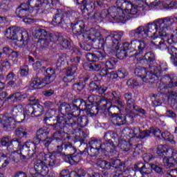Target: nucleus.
<instances>
[{"mask_svg": "<svg viewBox=\"0 0 177 177\" xmlns=\"http://www.w3.org/2000/svg\"><path fill=\"white\" fill-rule=\"evenodd\" d=\"M10 158L12 161H14V162H20V160H26L28 158V157L21 151L20 153L14 151L11 153Z\"/></svg>", "mask_w": 177, "mask_h": 177, "instance_id": "obj_43", "label": "nucleus"}, {"mask_svg": "<svg viewBox=\"0 0 177 177\" xmlns=\"http://www.w3.org/2000/svg\"><path fill=\"white\" fill-rule=\"evenodd\" d=\"M44 114V106L41 104L33 103V115L34 117H41Z\"/></svg>", "mask_w": 177, "mask_h": 177, "instance_id": "obj_49", "label": "nucleus"}, {"mask_svg": "<svg viewBox=\"0 0 177 177\" xmlns=\"http://www.w3.org/2000/svg\"><path fill=\"white\" fill-rule=\"evenodd\" d=\"M52 3V0H28V2L25 3V5H28L30 9L36 8V12L44 10V5H48V3Z\"/></svg>", "mask_w": 177, "mask_h": 177, "instance_id": "obj_21", "label": "nucleus"}, {"mask_svg": "<svg viewBox=\"0 0 177 177\" xmlns=\"http://www.w3.org/2000/svg\"><path fill=\"white\" fill-rule=\"evenodd\" d=\"M56 156H59L57 153H55V151L49 155L48 158H45L44 162H46V165L49 167V168H55V167H57V164H59V160H57V158Z\"/></svg>", "mask_w": 177, "mask_h": 177, "instance_id": "obj_33", "label": "nucleus"}, {"mask_svg": "<svg viewBox=\"0 0 177 177\" xmlns=\"http://www.w3.org/2000/svg\"><path fill=\"white\" fill-rule=\"evenodd\" d=\"M142 60H145L147 64H153L156 62V55L151 51H149L142 57Z\"/></svg>", "mask_w": 177, "mask_h": 177, "instance_id": "obj_50", "label": "nucleus"}, {"mask_svg": "<svg viewBox=\"0 0 177 177\" xmlns=\"http://www.w3.org/2000/svg\"><path fill=\"white\" fill-rule=\"evenodd\" d=\"M91 108H88L86 110V114L89 115L90 117H95L99 114V111L100 110H106L103 109V106H100V105H91L90 106Z\"/></svg>", "mask_w": 177, "mask_h": 177, "instance_id": "obj_39", "label": "nucleus"}, {"mask_svg": "<svg viewBox=\"0 0 177 177\" xmlns=\"http://www.w3.org/2000/svg\"><path fill=\"white\" fill-rule=\"evenodd\" d=\"M121 38H122V35L121 34H111L107 36L104 40V45L111 49V50H115L118 49V46H121Z\"/></svg>", "mask_w": 177, "mask_h": 177, "instance_id": "obj_9", "label": "nucleus"}, {"mask_svg": "<svg viewBox=\"0 0 177 177\" xmlns=\"http://www.w3.org/2000/svg\"><path fill=\"white\" fill-rule=\"evenodd\" d=\"M10 147H12L13 150H23V145H21V140L19 138H12L10 141V145H8Z\"/></svg>", "mask_w": 177, "mask_h": 177, "instance_id": "obj_48", "label": "nucleus"}, {"mask_svg": "<svg viewBox=\"0 0 177 177\" xmlns=\"http://www.w3.org/2000/svg\"><path fill=\"white\" fill-rule=\"evenodd\" d=\"M167 43L169 45H172V44H177V29L174 30L171 35L167 33Z\"/></svg>", "mask_w": 177, "mask_h": 177, "instance_id": "obj_62", "label": "nucleus"}, {"mask_svg": "<svg viewBox=\"0 0 177 177\" xmlns=\"http://www.w3.org/2000/svg\"><path fill=\"white\" fill-rule=\"evenodd\" d=\"M109 89L107 86L102 85L100 80H94L89 83L88 91L91 93H98V95H103Z\"/></svg>", "mask_w": 177, "mask_h": 177, "instance_id": "obj_16", "label": "nucleus"}, {"mask_svg": "<svg viewBox=\"0 0 177 177\" xmlns=\"http://www.w3.org/2000/svg\"><path fill=\"white\" fill-rule=\"evenodd\" d=\"M53 39H54L55 43L59 44L64 49H68L69 50H73V46H71V41L67 40L66 38L63 37L62 33L55 32V35H53Z\"/></svg>", "mask_w": 177, "mask_h": 177, "instance_id": "obj_22", "label": "nucleus"}, {"mask_svg": "<svg viewBox=\"0 0 177 177\" xmlns=\"http://www.w3.org/2000/svg\"><path fill=\"white\" fill-rule=\"evenodd\" d=\"M84 88H85V84L82 80L77 82L72 86V89L75 92H81L82 91L84 90Z\"/></svg>", "mask_w": 177, "mask_h": 177, "instance_id": "obj_60", "label": "nucleus"}, {"mask_svg": "<svg viewBox=\"0 0 177 177\" xmlns=\"http://www.w3.org/2000/svg\"><path fill=\"white\" fill-rule=\"evenodd\" d=\"M71 27H72V32L74 35H76V37H82V39L89 41L95 38L93 35L85 30V23L83 21L80 20L75 23H71Z\"/></svg>", "mask_w": 177, "mask_h": 177, "instance_id": "obj_7", "label": "nucleus"}, {"mask_svg": "<svg viewBox=\"0 0 177 177\" xmlns=\"http://www.w3.org/2000/svg\"><path fill=\"white\" fill-rule=\"evenodd\" d=\"M57 142H59V145H57L56 151L54 154H58L59 157H62L63 160H66L69 156H73L75 151H77V148L75 146L73 145V143L70 142H63V137H55L54 138Z\"/></svg>", "mask_w": 177, "mask_h": 177, "instance_id": "obj_3", "label": "nucleus"}, {"mask_svg": "<svg viewBox=\"0 0 177 177\" xmlns=\"http://www.w3.org/2000/svg\"><path fill=\"white\" fill-rule=\"evenodd\" d=\"M91 34L93 35V39H90L89 40L83 39L84 43H80L79 45L83 50L89 51L92 50V46H93V42L100 43V32H93Z\"/></svg>", "mask_w": 177, "mask_h": 177, "instance_id": "obj_12", "label": "nucleus"}, {"mask_svg": "<svg viewBox=\"0 0 177 177\" xmlns=\"http://www.w3.org/2000/svg\"><path fill=\"white\" fill-rule=\"evenodd\" d=\"M69 114L75 115V117H80L81 114V111H80V108L78 107L75 100H73V103L71 104V110Z\"/></svg>", "mask_w": 177, "mask_h": 177, "instance_id": "obj_52", "label": "nucleus"}, {"mask_svg": "<svg viewBox=\"0 0 177 177\" xmlns=\"http://www.w3.org/2000/svg\"><path fill=\"white\" fill-rule=\"evenodd\" d=\"M28 97L27 93L21 94L20 92H16L7 97L6 102L11 100L12 103H17V102H24Z\"/></svg>", "mask_w": 177, "mask_h": 177, "instance_id": "obj_29", "label": "nucleus"}, {"mask_svg": "<svg viewBox=\"0 0 177 177\" xmlns=\"http://www.w3.org/2000/svg\"><path fill=\"white\" fill-rule=\"evenodd\" d=\"M152 41H151V46H154L156 49H161V45H164L165 41L168 42L167 37V31L159 32V36L151 37Z\"/></svg>", "mask_w": 177, "mask_h": 177, "instance_id": "obj_17", "label": "nucleus"}, {"mask_svg": "<svg viewBox=\"0 0 177 177\" xmlns=\"http://www.w3.org/2000/svg\"><path fill=\"white\" fill-rule=\"evenodd\" d=\"M77 139L79 140L80 149H82V147H84V150L83 151V153H88V156H90L91 157H95V156H98L100 153V151H102V149L95 148L90 145L88 148V144L84 142V138H82V136H77Z\"/></svg>", "mask_w": 177, "mask_h": 177, "instance_id": "obj_14", "label": "nucleus"}, {"mask_svg": "<svg viewBox=\"0 0 177 177\" xmlns=\"http://www.w3.org/2000/svg\"><path fill=\"white\" fill-rule=\"evenodd\" d=\"M118 8L122 10L123 18L125 16H129L131 19L133 17H138L139 16V10H138V6H133L132 3L126 0H118L116 1Z\"/></svg>", "mask_w": 177, "mask_h": 177, "instance_id": "obj_5", "label": "nucleus"}, {"mask_svg": "<svg viewBox=\"0 0 177 177\" xmlns=\"http://www.w3.org/2000/svg\"><path fill=\"white\" fill-rule=\"evenodd\" d=\"M23 110H24V108H23L21 104L16 105L12 109V115L17 118V121L19 123L23 122L26 120V115L21 113Z\"/></svg>", "mask_w": 177, "mask_h": 177, "instance_id": "obj_28", "label": "nucleus"}, {"mask_svg": "<svg viewBox=\"0 0 177 177\" xmlns=\"http://www.w3.org/2000/svg\"><path fill=\"white\" fill-rule=\"evenodd\" d=\"M87 102L90 106H100L104 109H107V105L111 104L110 99L104 98L97 95H91L88 97Z\"/></svg>", "mask_w": 177, "mask_h": 177, "instance_id": "obj_11", "label": "nucleus"}, {"mask_svg": "<svg viewBox=\"0 0 177 177\" xmlns=\"http://www.w3.org/2000/svg\"><path fill=\"white\" fill-rule=\"evenodd\" d=\"M116 139H118L117 138V133L111 131L105 133L104 136V142L103 143L106 146L107 151H109L110 149H115V142H117L115 141Z\"/></svg>", "mask_w": 177, "mask_h": 177, "instance_id": "obj_13", "label": "nucleus"}, {"mask_svg": "<svg viewBox=\"0 0 177 177\" xmlns=\"http://www.w3.org/2000/svg\"><path fill=\"white\" fill-rule=\"evenodd\" d=\"M0 126L4 131L11 132L16 128V120L12 117L6 118L3 120L0 118Z\"/></svg>", "mask_w": 177, "mask_h": 177, "instance_id": "obj_23", "label": "nucleus"}, {"mask_svg": "<svg viewBox=\"0 0 177 177\" xmlns=\"http://www.w3.org/2000/svg\"><path fill=\"white\" fill-rule=\"evenodd\" d=\"M84 153V151H80V153H78L76 151L73 154L69 156L68 158L65 159L64 161L71 163V165L78 164V162H80V161L82 158V155Z\"/></svg>", "mask_w": 177, "mask_h": 177, "instance_id": "obj_31", "label": "nucleus"}, {"mask_svg": "<svg viewBox=\"0 0 177 177\" xmlns=\"http://www.w3.org/2000/svg\"><path fill=\"white\" fill-rule=\"evenodd\" d=\"M174 22V18L168 17L158 19L153 23L147 24L146 28L140 26L137 28L131 30L129 35L134 39H145L146 37H154L158 30L159 32L168 31Z\"/></svg>", "mask_w": 177, "mask_h": 177, "instance_id": "obj_1", "label": "nucleus"}, {"mask_svg": "<svg viewBox=\"0 0 177 177\" xmlns=\"http://www.w3.org/2000/svg\"><path fill=\"white\" fill-rule=\"evenodd\" d=\"M48 33L49 32L46 31L45 29L36 28L33 32V35L35 38H37V39L39 41L40 39H44V38H45Z\"/></svg>", "mask_w": 177, "mask_h": 177, "instance_id": "obj_46", "label": "nucleus"}, {"mask_svg": "<svg viewBox=\"0 0 177 177\" xmlns=\"http://www.w3.org/2000/svg\"><path fill=\"white\" fill-rule=\"evenodd\" d=\"M106 16L105 17L106 20L110 21L111 23H114L118 20L120 15H118V8L117 7H110L108 10H104Z\"/></svg>", "mask_w": 177, "mask_h": 177, "instance_id": "obj_24", "label": "nucleus"}, {"mask_svg": "<svg viewBox=\"0 0 177 177\" xmlns=\"http://www.w3.org/2000/svg\"><path fill=\"white\" fill-rule=\"evenodd\" d=\"M9 9V1L6 0L0 3V15H5Z\"/></svg>", "mask_w": 177, "mask_h": 177, "instance_id": "obj_64", "label": "nucleus"}, {"mask_svg": "<svg viewBox=\"0 0 177 177\" xmlns=\"http://www.w3.org/2000/svg\"><path fill=\"white\" fill-rule=\"evenodd\" d=\"M55 35L56 33L48 32V34H47V35L45 37H44L43 39H40L39 41H40L41 48H48L50 42H55V39H53V35Z\"/></svg>", "mask_w": 177, "mask_h": 177, "instance_id": "obj_37", "label": "nucleus"}, {"mask_svg": "<svg viewBox=\"0 0 177 177\" xmlns=\"http://www.w3.org/2000/svg\"><path fill=\"white\" fill-rule=\"evenodd\" d=\"M146 42L143 39H136L131 41V48L135 50V55H143L145 50H146Z\"/></svg>", "mask_w": 177, "mask_h": 177, "instance_id": "obj_20", "label": "nucleus"}, {"mask_svg": "<svg viewBox=\"0 0 177 177\" xmlns=\"http://www.w3.org/2000/svg\"><path fill=\"white\" fill-rule=\"evenodd\" d=\"M41 142H42L44 146L46 147L48 150H53L55 147L59 145V141L56 142V140L53 141L50 137H46V138L43 139Z\"/></svg>", "mask_w": 177, "mask_h": 177, "instance_id": "obj_40", "label": "nucleus"}, {"mask_svg": "<svg viewBox=\"0 0 177 177\" xmlns=\"http://www.w3.org/2000/svg\"><path fill=\"white\" fill-rule=\"evenodd\" d=\"M34 12V10L30 8L28 5L26 4V3H21L15 10V14L17 17L20 19H24V17H27V16H30L31 13Z\"/></svg>", "mask_w": 177, "mask_h": 177, "instance_id": "obj_19", "label": "nucleus"}, {"mask_svg": "<svg viewBox=\"0 0 177 177\" xmlns=\"http://www.w3.org/2000/svg\"><path fill=\"white\" fill-rule=\"evenodd\" d=\"M62 117V115H57L55 117H53V118H44V121L46 122V124H47L48 125H49L50 127H53V129H54V131H56L55 132H54L52 135L53 139H55V138H60L61 134H57L58 133V132H61V129H57V127L59 124V118Z\"/></svg>", "mask_w": 177, "mask_h": 177, "instance_id": "obj_18", "label": "nucleus"}, {"mask_svg": "<svg viewBox=\"0 0 177 177\" xmlns=\"http://www.w3.org/2000/svg\"><path fill=\"white\" fill-rule=\"evenodd\" d=\"M68 12H64L63 14H55L52 20V23L55 26H59L62 28H66L68 23H70V19L67 17Z\"/></svg>", "mask_w": 177, "mask_h": 177, "instance_id": "obj_15", "label": "nucleus"}, {"mask_svg": "<svg viewBox=\"0 0 177 177\" xmlns=\"http://www.w3.org/2000/svg\"><path fill=\"white\" fill-rule=\"evenodd\" d=\"M75 101L76 102L77 107H79V110L80 111H85V110H88V107H91V104H89L88 100L85 101L82 98H77L75 100Z\"/></svg>", "mask_w": 177, "mask_h": 177, "instance_id": "obj_47", "label": "nucleus"}, {"mask_svg": "<svg viewBox=\"0 0 177 177\" xmlns=\"http://www.w3.org/2000/svg\"><path fill=\"white\" fill-rule=\"evenodd\" d=\"M5 35L7 39H10V41H16V36L15 35L13 26H10L6 29Z\"/></svg>", "mask_w": 177, "mask_h": 177, "instance_id": "obj_57", "label": "nucleus"}, {"mask_svg": "<svg viewBox=\"0 0 177 177\" xmlns=\"http://www.w3.org/2000/svg\"><path fill=\"white\" fill-rule=\"evenodd\" d=\"M156 78V75H153L151 71H147L146 70V73L142 77L143 82H146L147 84L150 82V81L154 80Z\"/></svg>", "mask_w": 177, "mask_h": 177, "instance_id": "obj_63", "label": "nucleus"}, {"mask_svg": "<svg viewBox=\"0 0 177 177\" xmlns=\"http://www.w3.org/2000/svg\"><path fill=\"white\" fill-rule=\"evenodd\" d=\"M117 64L115 58H111L105 62V67L102 69V71H105L104 75H109V70H114Z\"/></svg>", "mask_w": 177, "mask_h": 177, "instance_id": "obj_36", "label": "nucleus"}, {"mask_svg": "<svg viewBox=\"0 0 177 177\" xmlns=\"http://www.w3.org/2000/svg\"><path fill=\"white\" fill-rule=\"evenodd\" d=\"M78 122V116L72 115L71 117H66L62 115L58 118V125L57 126V129H60L61 131L55 133L57 135H61L60 138H64L66 135V129L68 127H71L73 129L77 127Z\"/></svg>", "mask_w": 177, "mask_h": 177, "instance_id": "obj_4", "label": "nucleus"}, {"mask_svg": "<svg viewBox=\"0 0 177 177\" xmlns=\"http://www.w3.org/2000/svg\"><path fill=\"white\" fill-rule=\"evenodd\" d=\"M89 146L91 147H94L95 149H98L101 150L102 153H106L107 151V147L103 143H102V141L100 140H97V138H92L89 142Z\"/></svg>", "mask_w": 177, "mask_h": 177, "instance_id": "obj_32", "label": "nucleus"}, {"mask_svg": "<svg viewBox=\"0 0 177 177\" xmlns=\"http://www.w3.org/2000/svg\"><path fill=\"white\" fill-rule=\"evenodd\" d=\"M95 165L101 169H104L105 171H109L112 168L115 169H125L126 164L125 162L121 161V160L118 158L111 159L109 161L97 159Z\"/></svg>", "mask_w": 177, "mask_h": 177, "instance_id": "obj_6", "label": "nucleus"}, {"mask_svg": "<svg viewBox=\"0 0 177 177\" xmlns=\"http://www.w3.org/2000/svg\"><path fill=\"white\" fill-rule=\"evenodd\" d=\"M177 164V151H174L171 152V156L169 157H165L163 158V164L165 167L167 168H172L175 167V164Z\"/></svg>", "mask_w": 177, "mask_h": 177, "instance_id": "obj_30", "label": "nucleus"}, {"mask_svg": "<svg viewBox=\"0 0 177 177\" xmlns=\"http://www.w3.org/2000/svg\"><path fill=\"white\" fill-rule=\"evenodd\" d=\"M115 50H116V56L118 59H120V60H124L126 57H132V55H131V52L126 51L122 48H120V46L118 47Z\"/></svg>", "mask_w": 177, "mask_h": 177, "instance_id": "obj_45", "label": "nucleus"}, {"mask_svg": "<svg viewBox=\"0 0 177 177\" xmlns=\"http://www.w3.org/2000/svg\"><path fill=\"white\" fill-rule=\"evenodd\" d=\"M38 145L35 143V140L33 141L27 140L22 147L21 153L26 154L28 158H32V157H37V153L39 150Z\"/></svg>", "mask_w": 177, "mask_h": 177, "instance_id": "obj_10", "label": "nucleus"}, {"mask_svg": "<svg viewBox=\"0 0 177 177\" xmlns=\"http://www.w3.org/2000/svg\"><path fill=\"white\" fill-rule=\"evenodd\" d=\"M27 135H28V132L27 131V129L24 127H19L15 129V136H17V138L22 139V138H27Z\"/></svg>", "mask_w": 177, "mask_h": 177, "instance_id": "obj_53", "label": "nucleus"}, {"mask_svg": "<svg viewBox=\"0 0 177 177\" xmlns=\"http://www.w3.org/2000/svg\"><path fill=\"white\" fill-rule=\"evenodd\" d=\"M9 165V158L3 153H0V169L8 167Z\"/></svg>", "mask_w": 177, "mask_h": 177, "instance_id": "obj_58", "label": "nucleus"}, {"mask_svg": "<svg viewBox=\"0 0 177 177\" xmlns=\"http://www.w3.org/2000/svg\"><path fill=\"white\" fill-rule=\"evenodd\" d=\"M118 142H115V147H120L121 150H123V151H129L131 150V147L132 145L131 143L128 142V141L124 140H118L117 138Z\"/></svg>", "mask_w": 177, "mask_h": 177, "instance_id": "obj_42", "label": "nucleus"}, {"mask_svg": "<svg viewBox=\"0 0 177 177\" xmlns=\"http://www.w3.org/2000/svg\"><path fill=\"white\" fill-rule=\"evenodd\" d=\"M88 122L89 119H88L87 116L82 115L80 118H77V125L81 128H85V127H87Z\"/></svg>", "mask_w": 177, "mask_h": 177, "instance_id": "obj_59", "label": "nucleus"}, {"mask_svg": "<svg viewBox=\"0 0 177 177\" xmlns=\"http://www.w3.org/2000/svg\"><path fill=\"white\" fill-rule=\"evenodd\" d=\"M153 171V164L147 163L143 165L140 169V174L142 175H149Z\"/></svg>", "mask_w": 177, "mask_h": 177, "instance_id": "obj_56", "label": "nucleus"}, {"mask_svg": "<svg viewBox=\"0 0 177 177\" xmlns=\"http://www.w3.org/2000/svg\"><path fill=\"white\" fill-rule=\"evenodd\" d=\"M158 91L162 95H172V90H169L168 88V84H165L164 83H160L158 87Z\"/></svg>", "mask_w": 177, "mask_h": 177, "instance_id": "obj_55", "label": "nucleus"}, {"mask_svg": "<svg viewBox=\"0 0 177 177\" xmlns=\"http://www.w3.org/2000/svg\"><path fill=\"white\" fill-rule=\"evenodd\" d=\"M112 102L115 104H118V106H120V109H124L125 104L121 101V94L118 91H112Z\"/></svg>", "mask_w": 177, "mask_h": 177, "instance_id": "obj_44", "label": "nucleus"}, {"mask_svg": "<svg viewBox=\"0 0 177 177\" xmlns=\"http://www.w3.org/2000/svg\"><path fill=\"white\" fill-rule=\"evenodd\" d=\"M49 133L50 131L48 127H41L37 131L36 135L33 138V140H35L36 145H39L44 139L48 137Z\"/></svg>", "mask_w": 177, "mask_h": 177, "instance_id": "obj_25", "label": "nucleus"}, {"mask_svg": "<svg viewBox=\"0 0 177 177\" xmlns=\"http://www.w3.org/2000/svg\"><path fill=\"white\" fill-rule=\"evenodd\" d=\"M34 169L36 172L41 174L43 176L48 175V172H49V169L45 160H37L34 163Z\"/></svg>", "mask_w": 177, "mask_h": 177, "instance_id": "obj_26", "label": "nucleus"}, {"mask_svg": "<svg viewBox=\"0 0 177 177\" xmlns=\"http://www.w3.org/2000/svg\"><path fill=\"white\" fill-rule=\"evenodd\" d=\"M12 68V64L8 59H1L0 62V71L3 73V71H8Z\"/></svg>", "mask_w": 177, "mask_h": 177, "instance_id": "obj_54", "label": "nucleus"}, {"mask_svg": "<svg viewBox=\"0 0 177 177\" xmlns=\"http://www.w3.org/2000/svg\"><path fill=\"white\" fill-rule=\"evenodd\" d=\"M124 101L126 102V107L127 110H132L135 107V99H133L132 93H125L124 94Z\"/></svg>", "mask_w": 177, "mask_h": 177, "instance_id": "obj_38", "label": "nucleus"}, {"mask_svg": "<svg viewBox=\"0 0 177 177\" xmlns=\"http://www.w3.org/2000/svg\"><path fill=\"white\" fill-rule=\"evenodd\" d=\"M76 5H82L81 10L82 13H86L91 9V0H73Z\"/></svg>", "mask_w": 177, "mask_h": 177, "instance_id": "obj_41", "label": "nucleus"}, {"mask_svg": "<svg viewBox=\"0 0 177 177\" xmlns=\"http://www.w3.org/2000/svg\"><path fill=\"white\" fill-rule=\"evenodd\" d=\"M165 78L169 81L167 84V87L169 89H171L170 91L175 92V91L177 89V76H174V75H165Z\"/></svg>", "mask_w": 177, "mask_h": 177, "instance_id": "obj_34", "label": "nucleus"}, {"mask_svg": "<svg viewBox=\"0 0 177 177\" xmlns=\"http://www.w3.org/2000/svg\"><path fill=\"white\" fill-rule=\"evenodd\" d=\"M85 67L88 71H100L102 68V66L99 63L87 64Z\"/></svg>", "mask_w": 177, "mask_h": 177, "instance_id": "obj_61", "label": "nucleus"}, {"mask_svg": "<svg viewBox=\"0 0 177 177\" xmlns=\"http://www.w3.org/2000/svg\"><path fill=\"white\" fill-rule=\"evenodd\" d=\"M42 69L44 70V72L46 73L44 78H42V75H44ZM42 69L39 70L36 78L30 82L31 88L37 89L38 86H41V85H42V86H45L55 81L56 78V71H55V69L48 68L45 70V66H43Z\"/></svg>", "mask_w": 177, "mask_h": 177, "instance_id": "obj_2", "label": "nucleus"}, {"mask_svg": "<svg viewBox=\"0 0 177 177\" xmlns=\"http://www.w3.org/2000/svg\"><path fill=\"white\" fill-rule=\"evenodd\" d=\"M59 111H60L62 115H66V114H70V111L71 110V104L67 102H63L61 104L58 108Z\"/></svg>", "mask_w": 177, "mask_h": 177, "instance_id": "obj_51", "label": "nucleus"}, {"mask_svg": "<svg viewBox=\"0 0 177 177\" xmlns=\"http://www.w3.org/2000/svg\"><path fill=\"white\" fill-rule=\"evenodd\" d=\"M12 27L14 28L16 41L22 42V46L25 48V49H27L28 51L31 50L34 46L31 44V43H30L28 32L19 26H15Z\"/></svg>", "mask_w": 177, "mask_h": 177, "instance_id": "obj_8", "label": "nucleus"}, {"mask_svg": "<svg viewBox=\"0 0 177 177\" xmlns=\"http://www.w3.org/2000/svg\"><path fill=\"white\" fill-rule=\"evenodd\" d=\"M85 13L87 16V19H90L91 20H94L96 23H100L103 21L104 19H106V11L103 10L101 13L100 12H90V11H86Z\"/></svg>", "mask_w": 177, "mask_h": 177, "instance_id": "obj_27", "label": "nucleus"}, {"mask_svg": "<svg viewBox=\"0 0 177 177\" xmlns=\"http://www.w3.org/2000/svg\"><path fill=\"white\" fill-rule=\"evenodd\" d=\"M172 149H168L164 145H159L157 147L156 154L160 158H165V157H169V153H172Z\"/></svg>", "mask_w": 177, "mask_h": 177, "instance_id": "obj_35", "label": "nucleus"}]
</instances>
